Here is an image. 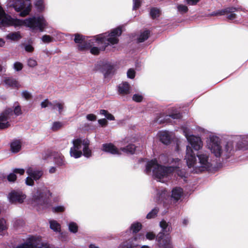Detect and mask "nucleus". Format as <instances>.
I'll use <instances>...</instances> for the list:
<instances>
[{"label": "nucleus", "mask_w": 248, "mask_h": 248, "mask_svg": "<svg viewBox=\"0 0 248 248\" xmlns=\"http://www.w3.org/2000/svg\"><path fill=\"white\" fill-rule=\"evenodd\" d=\"M8 228V226L6 220L4 219H0V232L6 231Z\"/></svg>", "instance_id": "obj_32"}, {"label": "nucleus", "mask_w": 248, "mask_h": 248, "mask_svg": "<svg viewBox=\"0 0 248 248\" xmlns=\"http://www.w3.org/2000/svg\"><path fill=\"white\" fill-rule=\"evenodd\" d=\"M21 148V142L18 140H15L11 143V150L13 153L18 152Z\"/></svg>", "instance_id": "obj_18"}, {"label": "nucleus", "mask_w": 248, "mask_h": 248, "mask_svg": "<svg viewBox=\"0 0 248 248\" xmlns=\"http://www.w3.org/2000/svg\"><path fill=\"white\" fill-rule=\"evenodd\" d=\"M170 116L173 119H179L181 117V115L180 113L176 112L175 113H172L170 114Z\"/></svg>", "instance_id": "obj_50"}, {"label": "nucleus", "mask_w": 248, "mask_h": 248, "mask_svg": "<svg viewBox=\"0 0 248 248\" xmlns=\"http://www.w3.org/2000/svg\"><path fill=\"white\" fill-rule=\"evenodd\" d=\"M173 162L176 164L175 166L164 167L159 165L156 160H152L147 163L145 172L146 173H149L152 170L153 176L155 179L162 182H164L165 181L164 179H167L172 172L176 171L178 175L181 177L185 176V171L179 169L180 164V160L176 158L173 160L172 163Z\"/></svg>", "instance_id": "obj_1"}, {"label": "nucleus", "mask_w": 248, "mask_h": 248, "mask_svg": "<svg viewBox=\"0 0 248 248\" xmlns=\"http://www.w3.org/2000/svg\"><path fill=\"white\" fill-rule=\"evenodd\" d=\"M26 172L29 176L26 179V184L30 186L34 185V180H39L43 175V171L42 169L33 166L29 167L27 169Z\"/></svg>", "instance_id": "obj_8"}, {"label": "nucleus", "mask_w": 248, "mask_h": 248, "mask_svg": "<svg viewBox=\"0 0 248 248\" xmlns=\"http://www.w3.org/2000/svg\"><path fill=\"white\" fill-rule=\"evenodd\" d=\"M235 15L234 14H232V13H231L228 16V18L229 19H233L234 18H235Z\"/></svg>", "instance_id": "obj_57"}, {"label": "nucleus", "mask_w": 248, "mask_h": 248, "mask_svg": "<svg viewBox=\"0 0 248 248\" xmlns=\"http://www.w3.org/2000/svg\"><path fill=\"white\" fill-rule=\"evenodd\" d=\"M5 84L13 87L18 88L20 87V84L15 79L12 78H6L4 80Z\"/></svg>", "instance_id": "obj_21"}, {"label": "nucleus", "mask_w": 248, "mask_h": 248, "mask_svg": "<svg viewBox=\"0 0 248 248\" xmlns=\"http://www.w3.org/2000/svg\"><path fill=\"white\" fill-rule=\"evenodd\" d=\"M14 113L16 116H19L22 114L21 107L18 104L15 105Z\"/></svg>", "instance_id": "obj_35"}, {"label": "nucleus", "mask_w": 248, "mask_h": 248, "mask_svg": "<svg viewBox=\"0 0 248 248\" xmlns=\"http://www.w3.org/2000/svg\"><path fill=\"white\" fill-rule=\"evenodd\" d=\"M6 38L13 41H17L21 38V36L19 32H12L8 34Z\"/></svg>", "instance_id": "obj_24"}, {"label": "nucleus", "mask_w": 248, "mask_h": 248, "mask_svg": "<svg viewBox=\"0 0 248 248\" xmlns=\"http://www.w3.org/2000/svg\"><path fill=\"white\" fill-rule=\"evenodd\" d=\"M160 140L162 143L168 144L170 143L171 138L170 134L168 131H163L160 133Z\"/></svg>", "instance_id": "obj_17"}, {"label": "nucleus", "mask_w": 248, "mask_h": 248, "mask_svg": "<svg viewBox=\"0 0 248 248\" xmlns=\"http://www.w3.org/2000/svg\"><path fill=\"white\" fill-rule=\"evenodd\" d=\"M54 158L57 165L61 166L64 165V157L62 155L58 154Z\"/></svg>", "instance_id": "obj_25"}, {"label": "nucleus", "mask_w": 248, "mask_h": 248, "mask_svg": "<svg viewBox=\"0 0 248 248\" xmlns=\"http://www.w3.org/2000/svg\"><path fill=\"white\" fill-rule=\"evenodd\" d=\"M159 247L164 248H172L170 237L168 234L159 233L157 236Z\"/></svg>", "instance_id": "obj_12"}, {"label": "nucleus", "mask_w": 248, "mask_h": 248, "mask_svg": "<svg viewBox=\"0 0 248 248\" xmlns=\"http://www.w3.org/2000/svg\"><path fill=\"white\" fill-rule=\"evenodd\" d=\"M86 118L90 121H94L96 120V116L93 114H89L86 116Z\"/></svg>", "instance_id": "obj_47"}, {"label": "nucleus", "mask_w": 248, "mask_h": 248, "mask_svg": "<svg viewBox=\"0 0 248 248\" xmlns=\"http://www.w3.org/2000/svg\"><path fill=\"white\" fill-rule=\"evenodd\" d=\"M48 106H51L52 107V108L53 109V102H51L49 101Z\"/></svg>", "instance_id": "obj_62"}, {"label": "nucleus", "mask_w": 248, "mask_h": 248, "mask_svg": "<svg viewBox=\"0 0 248 248\" xmlns=\"http://www.w3.org/2000/svg\"><path fill=\"white\" fill-rule=\"evenodd\" d=\"M9 6L14 8L16 12H20L21 16L28 15L31 10V3L30 0H8Z\"/></svg>", "instance_id": "obj_5"}, {"label": "nucleus", "mask_w": 248, "mask_h": 248, "mask_svg": "<svg viewBox=\"0 0 248 248\" xmlns=\"http://www.w3.org/2000/svg\"><path fill=\"white\" fill-rule=\"evenodd\" d=\"M42 40L44 43H49L51 41L52 39L50 36L45 35L42 37Z\"/></svg>", "instance_id": "obj_46"}, {"label": "nucleus", "mask_w": 248, "mask_h": 248, "mask_svg": "<svg viewBox=\"0 0 248 248\" xmlns=\"http://www.w3.org/2000/svg\"><path fill=\"white\" fill-rule=\"evenodd\" d=\"M5 44V42L4 40L1 38H0V46H4Z\"/></svg>", "instance_id": "obj_60"}, {"label": "nucleus", "mask_w": 248, "mask_h": 248, "mask_svg": "<svg viewBox=\"0 0 248 248\" xmlns=\"http://www.w3.org/2000/svg\"><path fill=\"white\" fill-rule=\"evenodd\" d=\"M133 100L136 102H140L142 100L143 97L141 95L139 94H135L133 96Z\"/></svg>", "instance_id": "obj_41"}, {"label": "nucleus", "mask_w": 248, "mask_h": 248, "mask_svg": "<svg viewBox=\"0 0 248 248\" xmlns=\"http://www.w3.org/2000/svg\"><path fill=\"white\" fill-rule=\"evenodd\" d=\"M244 143L243 142V145H241L239 143H238L237 144V147L238 149H248V146H247L246 144V143L248 142L247 141L244 140Z\"/></svg>", "instance_id": "obj_49"}, {"label": "nucleus", "mask_w": 248, "mask_h": 248, "mask_svg": "<svg viewBox=\"0 0 248 248\" xmlns=\"http://www.w3.org/2000/svg\"><path fill=\"white\" fill-rule=\"evenodd\" d=\"M100 113L102 115H104L107 119L109 120H114V117L110 113H109L107 110L105 109H102L100 111Z\"/></svg>", "instance_id": "obj_31"}, {"label": "nucleus", "mask_w": 248, "mask_h": 248, "mask_svg": "<svg viewBox=\"0 0 248 248\" xmlns=\"http://www.w3.org/2000/svg\"><path fill=\"white\" fill-rule=\"evenodd\" d=\"M25 49L28 52H31L33 51L34 48L30 45H27L25 46Z\"/></svg>", "instance_id": "obj_51"}, {"label": "nucleus", "mask_w": 248, "mask_h": 248, "mask_svg": "<svg viewBox=\"0 0 248 248\" xmlns=\"http://www.w3.org/2000/svg\"><path fill=\"white\" fill-rule=\"evenodd\" d=\"M160 15V10L157 8H153L151 9L150 15L153 18L159 16Z\"/></svg>", "instance_id": "obj_30"}, {"label": "nucleus", "mask_w": 248, "mask_h": 248, "mask_svg": "<svg viewBox=\"0 0 248 248\" xmlns=\"http://www.w3.org/2000/svg\"><path fill=\"white\" fill-rule=\"evenodd\" d=\"M135 145L133 144L128 145L126 148H121L120 150L118 149L112 143L104 144L102 146L103 151L114 155H120L121 152L133 154L135 151Z\"/></svg>", "instance_id": "obj_7"}, {"label": "nucleus", "mask_w": 248, "mask_h": 248, "mask_svg": "<svg viewBox=\"0 0 248 248\" xmlns=\"http://www.w3.org/2000/svg\"><path fill=\"white\" fill-rule=\"evenodd\" d=\"M49 100L46 99L43 101L41 104V106L42 108H45L48 106Z\"/></svg>", "instance_id": "obj_55"}, {"label": "nucleus", "mask_w": 248, "mask_h": 248, "mask_svg": "<svg viewBox=\"0 0 248 248\" xmlns=\"http://www.w3.org/2000/svg\"><path fill=\"white\" fill-rule=\"evenodd\" d=\"M50 228L55 232H59L61 229V226L55 220H50L49 221Z\"/></svg>", "instance_id": "obj_23"}, {"label": "nucleus", "mask_w": 248, "mask_h": 248, "mask_svg": "<svg viewBox=\"0 0 248 248\" xmlns=\"http://www.w3.org/2000/svg\"><path fill=\"white\" fill-rule=\"evenodd\" d=\"M146 237L149 240H153L154 239L155 235L153 232H148L146 235Z\"/></svg>", "instance_id": "obj_54"}, {"label": "nucleus", "mask_w": 248, "mask_h": 248, "mask_svg": "<svg viewBox=\"0 0 248 248\" xmlns=\"http://www.w3.org/2000/svg\"><path fill=\"white\" fill-rule=\"evenodd\" d=\"M89 248H99L98 247L96 246L94 244H91L89 246Z\"/></svg>", "instance_id": "obj_61"}, {"label": "nucleus", "mask_w": 248, "mask_h": 248, "mask_svg": "<svg viewBox=\"0 0 248 248\" xmlns=\"http://www.w3.org/2000/svg\"><path fill=\"white\" fill-rule=\"evenodd\" d=\"M141 228V224L140 223L137 222L133 223L131 225L130 229L133 233H136L138 232Z\"/></svg>", "instance_id": "obj_29"}, {"label": "nucleus", "mask_w": 248, "mask_h": 248, "mask_svg": "<svg viewBox=\"0 0 248 248\" xmlns=\"http://www.w3.org/2000/svg\"><path fill=\"white\" fill-rule=\"evenodd\" d=\"M8 198L12 203L18 202L21 203L26 198V196L21 192L14 191L10 193Z\"/></svg>", "instance_id": "obj_14"}, {"label": "nucleus", "mask_w": 248, "mask_h": 248, "mask_svg": "<svg viewBox=\"0 0 248 248\" xmlns=\"http://www.w3.org/2000/svg\"><path fill=\"white\" fill-rule=\"evenodd\" d=\"M13 172L15 173H18L20 175H23L25 172V170L23 169H15Z\"/></svg>", "instance_id": "obj_52"}, {"label": "nucleus", "mask_w": 248, "mask_h": 248, "mask_svg": "<svg viewBox=\"0 0 248 248\" xmlns=\"http://www.w3.org/2000/svg\"><path fill=\"white\" fill-rule=\"evenodd\" d=\"M133 3H134L133 9H136L137 8H138L140 6V3H141V0H133Z\"/></svg>", "instance_id": "obj_48"}, {"label": "nucleus", "mask_w": 248, "mask_h": 248, "mask_svg": "<svg viewBox=\"0 0 248 248\" xmlns=\"http://www.w3.org/2000/svg\"><path fill=\"white\" fill-rule=\"evenodd\" d=\"M63 126V124L61 122H54L53 123L51 129L53 131H57L62 128Z\"/></svg>", "instance_id": "obj_27"}, {"label": "nucleus", "mask_w": 248, "mask_h": 248, "mask_svg": "<svg viewBox=\"0 0 248 248\" xmlns=\"http://www.w3.org/2000/svg\"><path fill=\"white\" fill-rule=\"evenodd\" d=\"M225 11H219L217 13L213 14H212V15H215V16L222 15H224L225 14Z\"/></svg>", "instance_id": "obj_58"}, {"label": "nucleus", "mask_w": 248, "mask_h": 248, "mask_svg": "<svg viewBox=\"0 0 248 248\" xmlns=\"http://www.w3.org/2000/svg\"><path fill=\"white\" fill-rule=\"evenodd\" d=\"M199 0H186L187 3L189 5L196 4Z\"/></svg>", "instance_id": "obj_56"}, {"label": "nucleus", "mask_w": 248, "mask_h": 248, "mask_svg": "<svg viewBox=\"0 0 248 248\" xmlns=\"http://www.w3.org/2000/svg\"><path fill=\"white\" fill-rule=\"evenodd\" d=\"M138 239H140V237H138ZM138 239V237L137 236H135L134 237V238H131V239H130L129 240H133V241L134 240V241H136Z\"/></svg>", "instance_id": "obj_63"}, {"label": "nucleus", "mask_w": 248, "mask_h": 248, "mask_svg": "<svg viewBox=\"0 0 248 248\" xmlns=\"http://www.w3.org/2000/svg\"><path fill=\"white\" fill-rule=\"evenodd\" d=\"M178 10L180 12L186 13L188 11V8L187 6L184 5H179L177 7Z\"/></svg>", "instance_id": "obj_42"}, {"label": "nucleus", "mask_w": 248, "mask_h": 248, "mask_svg": "<svg viewBox=\"0 0 248 248\" xmlns=\"http://www.w3.org/2000/svg\"><path fill=\"white\" fill-rule=\"evenodd\" d=\"M98 123L102 126H105L107 124V121L105 119H99L98 121Z\"/></svg>", "instance_id": "obj_53"}, {"label": "nucleus", "mask_w": 248, "mask_h": 248, "mask_svg": "<svg viewBox=\"0 0 248 248\" xmlns=\"http://www.w3.org/2000/svg\"><path fill=\"white\" fill-rule=\"evenodd\" d=\"M35 5L39 10H42L44 8L43 0H38L36 1Z\"/></svg>", "instance_id": "obj_39"}, {"label": "nucleus", "mask_w": 248, "mask_h": 248, "mask_svg": "<svg viewBox=\"0 0 248 248\" xmlns=\"http://www.w3.org/2000/svg\"><path fill=\"white\" fill-rule=\"evenodd\" d=\"M35 245V243L33 242H29L28 243H26L23 244L21 245H20L17 247L16 248H33V246ZM35 248H49L46 245H43L41 244H37L36 246H35Z\"/></svg>", "instance_id": "obj_16"}, {"label": "nucleus", "mask_w": 248, "mask_h": 248, "mask_svg": "<svg viewBox=\"0 0 248 248\" xmlns=\"http://www.w3.org/2000/svg\"><path fill=\"white\" fill-rule=\"evenodd\" d=\"M197 161L195 154L189 145L186 146L185 160L188 168L191 172L199 173L207 170L211 167L209 155L204 153L200 152L197 155Z\"/></svg>", "instance_id": "obj_2"}, {"label": "nucleus", "mask_w": 248, "mask_h": 248, "mask_svg": "<svg viewBox=\"0 0 248 248\" xmlns=\"http://www.w3.org/2000/svg\"><path fill=\"white\" fill-rule=\"evenodd\" d=\"M7 179L10 182H14L16 179V176L15 173H10L7 177Z\"/></svg>", "instance_id": "obj_45"}, {"label": "nucleus", "mask_w": 248, "mask_h": 248, "mask_svg": "<svg viewBox=\"0 0 248 248\" xmlns=\"http://www.w3.org/2000/svg\"><path fill=\"white\" fill-rule=\"evenodd\" d=\"M149 33L150 32L148 31H145L142 32L138 38L139 42H142L147 40L149 37Z\"/></svg>", "instance_id": "obj_28"}, {"label": "nucleus", "mask_w": 248, "mask_h": 248, "mask_svg": "<svg viewBox=\"0 0 248 248\" xmlns=\"http://www.w3.org/2000/svg\"><path fill=\"white\" fill-rule=\"evenodd\" d=\"M158 212V210L156 209H154L152 210L149 213H148L147 215V218H154L155 217L157 213Z\"/></svg>", "instance_id": "obj_37"}, {"label": "nucleus", "mask_w": 248, "mask_h": 248, "mask_svg": "<svg viewBox=\"0 0 248 248\" xmlns=\"http://www.w3.org/2000/svg\"><path fill=\"white\" fill-rule=\"evenodd\" d=\"M122 30L120 28H117L113 30L110 33H105L100 35L96 39L98 45H103L98 48L97 47H93L91 49L90 52L94 55H97L101 50H104L109 45H114L118 43V37L121 35Z\"/></svg>", "instance_id": "obj_4"}, {"label": "nucleus", "mask_w": 248, "mask_h": 248, "mask_svg": "<svg viewBox=\"0 0 248 248\" xmlns=\"http://www.w3.org/2000/svg\"><path fill=\"white\" fill-rule=\"evenodd\" d=\"M52 194L46 186L38 188L33 194L31 203L33 206L42 204L51 197Z\"/></svg>", "instance_id": "obj_6"}, {"label": "nucleus", "mask_w": 248, "mask_h": 248, "mask_svg": "<svg viewBox=\"0 0 248 248\" xmlns=\"http://www.w3.org/2000/svg\"><path fill=\"white\" fill-rule=\"evenodd\" d=\"M27 64L31 67H34L37 65V62L36 60L33 58H30L28 60Z\"/></svg>", "instance_id": "obj_36"}, {"label": "nucleus", "mask_w": 248, "mask_h": 248, "mask_svg": "<svg viewBox=\"0 0 248 248\" xmlns=\"http://www.w3.org/2000/svg\"><path fill=\"white\" fill-rule=\"evenodd\" d=\"M137 245L133 243V240H129V242H124L120 245L118 248H132Z\"/></svg>", "instance_id": "obj_26"}, {"label": "nucleus", "mask_w": 248, "mask_h": 248, "mask_svg": "<svg viewBox=\"0 0 248 248\" xmlns=\"http://www.w3.org/2000/svg\"><path fill=\"white\" fill-rule=\"evenodd\" d=\"M64 207L62 206H58L53 208V211L54 212H62L64 211Z\"/></svg>", "instance_id": "obj_44"}, {"label": "nucleus", "mask_w": 248, "mask_h": 248, "mask_svg": "<svg viewBox=\"0 0 248 248\" xmlns=\"http://www.w3.org/2000/svg\"><path fill=\"white\" fill-rule=\"evenodd\" d=\"M64 107V104L62 102H59L57 101H53V109H58L59 113H61L63 110Z\"/></svg>", "instance_id": "obj_22"}, {"label": "nucleus", "mask_w": 248, "mask_h": 248, "mask_svg": "<svg viewBox=\"0 0 248 248\" xmlns=\"http://www.w3.org/2000/svg\"><path fill=\"white\" fill-rule=\"evenodd\" d=\"M73 146L71 148L70 151V155L75 158L80 157L82 152L80 149L81 146H89V141L87 139L82 140L81 139H77L74 140L72 141Z\"/></svg>", "instance_id": "obj_9"}, {"label": "nucleus", "mask_w": 248, "mask_h": 248, "mask_svg": "<svg viewBox=\"0 0 248 248\" xmlns=\"http://www.w3.org/2000/svg\"><path fill=\"white\" fill-rule=\"evenodd\" d=\"M84 38L82 35L77 33L75 34L74 41L76 43L78 44V47L80 50H84L90 48L92 46V43L85 42L84 41Z\"/></svg>", "instance_id": "obj_13"}, {"label": "nucleus", "mask_w": 248, "mask_h": 248, "mask_svg": "<svg viewBox=\"0 0 248 248\" xmlns=\"http://www.w3.org/2000/svg\"><path fill=\"white\" fill-rule=\"evenodd\" d=\"M69 229L71 232L76 233L78 232V227L75 222H71L69 224Z\"/></svg>", "instance_id": "obj_33"}, {"label": "nucleus", "mask_w": 248, "mask_h": 248, "mask_svg": "<svg viewBox=\"0 0 248 248\" xmlns=\"http://www.w3.org/2000/svg\"><path fill=\"white\" fill-rule=\"evenodd\" d=\"M140 248H149V247L147 246H142Z\"/></svg>", "instance_id": "obj_64"}, {"label": "nucleus", "mask_w": 248, "mask_h": 248, "mask_svg": "<svg viewBox=\"0 0 248 248\" xmlns=\"http://www.w3.org/2000/svg\"><path fill=\"white\" fill-rule=\"evenodd\" d=\"M127 77L133 78L135 76V72L133 69H129L127 72Z\"/></svg>", "instance_id": "obj_43"}, {"label": "nucleus", "mask_w": 248, "mask_h": 248, "mask_svg": "<svg viewBox=\"0 0 248 248\" xmlns=\"http://www.w3.org/2000/svg\"><path fill=\"white\" fill-rule=\"evenodd\" d=\"M182 193L183 190L181 188L176 187L172 190V197L176 201H178L180 198Z\"/></svg>", "instance_id": "obj_19"}, {"label": "nucleus", "mask_w": 248, "mask_h": 248, "mask_svg": "<svg viewBox=\"0 0 248 248\" xmlns=\"http://www.w3.org/2000/svg\"><path fill=\"white\" fill-rule=\"evenodd\" d=\"M160 226L162 229V232L161 233H164V234L165 233H169L171 231V227L169 226L168 224L164 220H162L160 222Z\"/></svg>", "instance_id": "obj_20"}, {"label": "nucleus", "mask_w": 248, "mask_h": 248, "mask_svg": "<svg viewBox=\"0 0 248 248\" xmlns=\"http://www.w3.org/2000/svg\"><path fill=\"white\" fill-rule=\"evenodd\" d=\"M118 88L119 93L120 94L125 95L130 93V85L126 82L120 84Z\"/></svg>", "instance_id": "obj_15"}, {"label": "nucleus", "mask_w": 248, "mask_h": 248, "mask_svg": "<svg viewBox=\"0 0 248 248\" xmlns=\"http://www.w3.org/2000/svg\"><path fill=\"white\" fill-rule=\"evenodd\" d=\"M56 168L52 167L49 169V172L51 173H54L56 171Z\"/></svg>", "instance_id": "obj_59"}, {"label": "nucleus", "mask_w": 248, "mask_h": 248, "mask_svg": "<svg viewBox=\"0 0 248 248\" xmlns=\"http://www.w3.org/2000/svg\"><path fill=\"white\" fill-rule=\"evenodd\" d=\"M189 129L187 127L183 128V132L185 136L191 145V147H189L191 148H192L195 151L200 150L203 146L202 141L201 138L193 135H189Z\"/></svg>", "instance_id": "obj_10"}, {"label": "nucleus", "mask_w": 248, "mask_h": 248, "mask_svg": "<svg viewBox=\"0 0 248 248\" xmlns=\"http://www.w3.org/2000/svg\"><path fill=\"white\" fill-rule=\"evenodd\" d=\"M14 68L17 71H20L23 68V64L20 62H16L14 64Z\"/></svg>", "instance_id": "obj_40"}, {"label": "nucleus", "mask_w": 248, "mask_h": 248, "mask_svg": "<svg viewBox=\"0 0 248 248\" xmlns=\"http://www.w3.org/2000/svg\"><path fill=\"white\" fill-rule=\"evenodd\" d=\"M21 95L26 100L31 99L32 97L31 93L27 91H24L22 92Z\"/></svg>", "instance_id": "obj_38"}, {"label": "nucleus", "mask_w": 248, "mask_h": 248, "mask_svg": "<svg viewBox=\"0 0 248 248\" xmlns=\"http://www.w3.org/2000/svg\"><path fill=\"white\" fill-rule=\"evenodd\" d=\"M206 147L215 156L228 158L232 155L233 151V144L228 142L225 145L221 143L219 138L217 136H211L206 141Z\"/></svg>", "instance_id": "obj_3"}, {"label": "nucleus", "mask_w": 248, "mask_h": 248, "mask_svg": "<svg viewBox=\"0 0 248 248\" xmlns=\"http://www.w3.org/2000/svg\"><path fill=\"white\" fill-rule=\"evenodd\" d=\"M13 115L12 108L5 109L0 115V129L7 128L10 126V119Z\"/></svg>", "instance_id": "obj_11"}, {"label": "nucleus", "mask_w": 248, "mask_h": 248, "mask_svg": "<svg viewBox=\"0 0 248 248\" xmlns=\"http://www.w3.org/2000/svg\"><path fill=\"white\" fill-rule=\"evenodd\" d=\"M89 146H84L83 149V155L86 157H89L92 155L91 150L88 148Z\"/></svg>", "instance_id": "obj_34"}]
</instances>
